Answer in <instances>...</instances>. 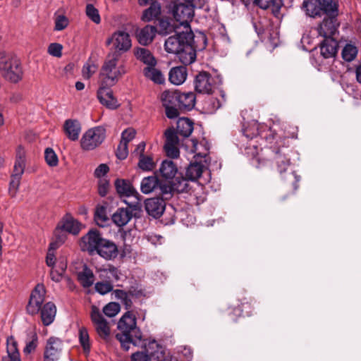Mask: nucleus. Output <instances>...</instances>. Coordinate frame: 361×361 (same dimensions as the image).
Segmentation results:
<instances>
[{"mask_svg":"<svg viewBox=\"0 0 361 361\" xmlns=\"http://www.w3.org/2000/svg\"><path fill=\"white\" fill-rule=\"evenodd\" d=\"M25 167V152L19 147L17 151L16 159L14 164L13 173L22 176Z\"/></svg>","mask_w":361,"mask_h":361,"instance_id":"38","label":"nucleus"},{"mask_svg":"<svg viewBox=\"0 0 361 361\" xmlns=\"http://www.w3.org/2000/svg\"><path fill=\"white\" fill-rule=\"evenodd\" d=\"M95 254L99 255L105 259H112L117 257L118 250L114 242L104 238Z\"/></svg>","mask_w":361,"mask_h":361,"instance_id":"18","label":"nucleus"},{"mask_svg":"<svg viewBox=\"0 0 361 361\" xmlns=\"http://www.w3.org/2000/svg\"><path fill=\"white\" fill-rule=\"evenodd\" d=\"M119 56L116 51L106 56L99 73L100 85H114L126 73L124 67L118 64Z\"/></svg>","mask_w":361,"mask_h":361,"instance_id":"4","label":"nucleus"},{"mask_svg":"<svg viewBox=\"0 0 361 361\" xmlns=\"http://www.w3.org/2000/svg\"><path fill=\"white\" fill-rule=\"evenodd\" d=\"M2 361H21L17 342L13 337L7 339V355L3 357Z\"/></svg>","mask_w":361,"mask_h":361,"instance_id":"29","label":"nucleus"},{"mask_svg":"<svg viewBox=\"0 0 361 361\" xmlns=\"http://www.w3.org/2000/svg\"><path fill=\"white\" fill-rule=\"evenodd\" d=\"M138 166L144 171H150L154 168V164L152 157L140 154L139 157Z\"/></svg>","mask_w":361,"mask_h":361,"instance_id":"50","label":"nucleus"},{"mask_svg":"<svg viewBox=\"0 0 361 361\" xmlns=\"http://www.w3.org/2000/svg\"><path fill=\"white\" fill-rule=\"evenodd\" d=\"M166 204L162 198L154 197L145 201V209L147 214L154 218L160 217L164 213Z\"/></svg>","mask_w":361,"mask_h":361,"instance_id":"17","label":"nucleus"},{"mask_svg":"<svg viewBox=\"0 0 361 361\" xmlns=\"http://www.w3.org/2000/svg\"><path fill=\"white\" fill-rule=\"evenodd\" d=\"M103 313L108 317H115L120 311V305L117 302H111L103 307Z\"/></svg>","mask_w":361,"mask_h":361,"instance_id":"49","label":"nucleus"},{"mask_svg":"<svg viewBox=\"0 0 361 361\" xmlns=\"http://www.w3.org/2000/svg\"><path fill=\"white\" fill-rule=\"evenodd\" d=\"M94 220L99 226H104V224L109 220L105 207H98L97 208L94 214Z\"/></svg>","mask_w":361,"mask_h":361,"instance_id":"47","label":"nucleus"},{"mask_svg":"<svg viewBox=\"0 0 361 361\" xmlns=\"http://www.w3.org/2000/svg\"><path fill=\"white\" fill-rule=\"evenodd\" d=\"M63 229L73 235H77L80 231L81 224L71 216H67L63 222Z\"/></svg>","mask_w":361,"mask_h":361,"instance_id":"40","label":"nucleus"},{"mask_svg":"<svg viewBox=\"0 0 361 361\" xmlns=\"http://www.w3.org/2000/svg\"><path fill=\"white\" fill-rule=\"evenodd\" d=\"M79 341L85 353H89L90 350V337L87 328L82 326L78 331Z\"/></svg>","mask_w":361,"mask_h":361,"instance_id":"43","label":"nucleus"},{"mask_svg":"<svg viewBox=\"0 0 361 361\" xmlns=\"http://www.w3.org/2000/svg\"><path fill=\"white\" fill-rule=\"evenodd\" d=\"M302 8L306 15L311 18L321 17L323 13L318 0H304Z\"/></svg>","mask_w":361,"mask_h":361,"instance_id":"27","label":"nucleus"},{"mask_svg":"<svg viewBox=\"0 0 361 361\" xmlns=\"http://www.w3.org/2000/svg\"><path fill=\"white\" fill-rule=\"evenodd\" d=\"M195 4L190 3H183L178 0L173 1L170 6V13L174 19L180 23V25L185 27H190V22L194 16V8Z\"/></svg>","mask_w":361,"mask_h":361,"instance_id":"5","label":"nucleus"},{"mask_svg":"<svg viewBox=\"0 0 361 361\" xmlns=\"http://www.w3.org/2000/svg\"><path fill=\"white\" fill-rule=\"evenodd\" d=\"M66 269V264L64 263H60L58 266V269H54V267L51 268L50 271L51 279L55 282H59L61 281L63 277V273Z\"/></svg>","mask_w":361,"mask_h":361,"instance_id":"48","label":"nucleus"},{"mask_svg":"<svg viewBox=\"0 0 361 361\" xmlns=\"http://www.w3.org/2000/svg\"><path fill=\"white\" fill-rule=\"evenodd\" d=\"M157 34V28L155 26L147 25L137 30L136 37L140 44L147 46L152 43Z\"/></svg>","mask_w":361,"mask_h":361,"instance_id":"20","label":"nucleus"},{"mask_svg":"<svg viewBox=\"0 0 361 361\" xmlns=\"http://www.w3.org/2000/svg\"><path fill=\"white\" fill-rule=\"evenodd\" d=\"M156 66H146L143 69L145 77L155 84L161 85L165 82V77L161 71L155 67Z\"/></svg>","mask_w":361,"mask_h":361,"instance_id":"25","label":"nucleus"},{"mask_svg":"<svg viewBox=\"0 0 361 361\" xmlns=\"http://www.w3.org/2000/svg\"><path fill=\"white\" fill-rule=\"evenodd\" d=\"M63 129L66 135L71 140L75 141L78 139L81 127L77 120H66L64 123Z\"/></svg>","mask_w":361,"mask_h":361,"instance_id":"24","label":"nucleus"},{"mask_svg":"<svg viewBox=\"0 0 361 361\" xmlns=\"http://www.w3.org/2000/svg\"><path fill=\"white\" fill-rule=\"evenodd\" d=\"M161 176L166 179H172L178 172V168L171 160H164L159 168Z\"/></svg>","mask_w":361,"mask_h":361,"instance_id":"30","label":"nucleus"},{"mask_svg":"<svg viewBox=\"0 0 361 361\" xmlns=\"http://www.w3.org/2000/svg\"><path fill=\"white\" fill-rule=\"evenodd\" d=\"M116 338L120 341L122 348L125 350H129L131 343L135 345L137 342L140 341L135 338L133 335L117 334Z\"/></svg>","mask_w":361,"mask_h":361,"instance_id":"42","label":"nucleus"},{"mask_svg":"<svg viewBox=\"0 0 361 361\" xmlns=\"http://www.w3.org/2000/svg\"><path fill=\"white\" fill-rule=\"evenodd\" d=\"M128 154V144L121 141L116 149V157L119 159H125Z\"/></svg>","mask_w":361,"mask_h":361,"instance_id":"60","label":"nucleus"},{"mask_svg":"<svg viewBox=\"0 0 361 361\" xmlns=\"http://www.w3.org/2000/svg\"><path fill=\"white\" fill-rule=\"evenodd\" d=\"M104 238L96 229H92L82 237L80 240L81 249L88 252L90 255H94Z\"/></svg>","mask_w":361,"mask_h":361,"instance_id":"11","label":"nucleus"},{"mask_svg":"<svg viewBox=\"0 0 361 361\" xmlns=\"http://www.w3.org/2000/svg\"><path fill=\"white\" fill-rule=\"evenodd\" d=\"M283 4L282 0H271L269 4L268 9H270L273 15L279 17L280 15V10Z\"/></svg>","mask_w":361,"mask_h":361,"instance_id":"57","label":"nucleus"},{"mask_svg":"<svg viewBox=\"0 0 361 361\" xmlns=\"http://www.w3.org/2000/svg\"><path fill=\"white\" fill-rule=\"evenodd\" d=\"M95 290L102 295H105L113 290V286L109 281L97 282L95 284Z\"/></svg>","mask_w":361,"mask_h":361,"instance_id":"55","label":"nucleus"},{"mask_svg":"<svg viewBox=\"0 0 361 361\" xmlns=\"http://www.w3.org/2000/svg\"><path fill=\"white\" fill-rule=\"evenodd\" d=\"M195 95L193 92H180L178 91L177 106L181 111L192 110L195 105Z\"/></svg>","mask_w":361,"mask_h":361,"instance_id":"22","label":"nucleus"},{"mask_svg":"<svg viewBox=\"0 0 361 361\" xmlns=\"http://www.w3.org/2000/svg\"><path fill=\"white\" fill-rule=\"evenodd\" d=\"M357 54V47L350 44H346L342 50V57L346 61H352Z\"/></svg>","mask_w":361,"mask_h":361,"instance_id":"46","label":"nucleus"},{"mask_svg":"<svg viewBox=\"0 0 361 361\" xmlns=\"http://www.w3.org/2000/svg\"><path fill=\"white\" fill-rule=\"evenodd\" d=\"M187 75V69L185 66H176L170 70L169 80L172 84L179 85L185 81Z\"/></svg>","mask_w":361,"mask_h":361,"instance_id":"23","label":"nucleus"},{"mask_svg":"<svg viewBox=\"0 0 361 361\" xmlns=\"http://www.w3.org/2000/svg\"><path fill=\"white\" fill-rule=\"evenodd\" d=\"M105 129L102 126L88 130L81 139V147L85 150H91L99 145L105 138Z\"/></svg>","mask_w":361,"mask_h":361,"instance_id":"6","label":"nucleus"},{"mask_svg":"<svg viewBox=\"0 0 361 361\" xmlns=\"http://www.w3.org/2000/svg\"><path fill=\"white\" fill-rule=\"evenodd\" d=\"M56 243H51L49 245V248L46 257V264L48 267L51 268H53L56 264L54 250L56 249Z\"/></svg>","mask_w":361,"mask_h":361,"instance_id":"51","label":"nucleus"},{"mask_svg":"<svg viewBox=\"0 0 361 361\" xmlns=\"http://www.w3.org/2000/svg\"><path fill=\"white\" fill-rule=\"evenodd\" d=\"M44 158L46 162L50 166H55L58 164V157L54 151L51 148L46 149Z\"/></svg>","mask_w":361,"mask_h":361,"instance_id":"53","label":"nucleus"},{"mask_svg":"<svg viewBox=\"0 0 361 361\" xmlns=\"http://www.w3.org/2000/svg\"><path fill=\"white\" fill-rule=\"evenodd\" d=\"M135 133L136 132L133 128H128L125 130L121 134V141H124L126 144H128L135 137Z\"/></svg>","mask_w":361,"mask_h":361,"instance_id":"62","label":"nucleus"},{"mask_svg":"<svg viewBox=\"0 0 361 361\" xmlns=\"http://www.w3.org/2000/svg\"><path fill=\"white\" fill-rule=\"evenodd\" d=\"M114 294L116 299L121 300L125 308L130 311L129 310L132 308L133 300L135 299L130 296L128 291L117 289L114 290Z\"/></svg>","mask_w":361,"mask_h":361,"instance_id":"37","label":"nucleus"},{"mask_svg":"<svg viewBox=\"0 0 361 361\" xmlns=\"http://www.w3.org/2000/svg\"><path fill=\"white\" fill-rule=\"evenodd\" d=\"M193 131V123L188 118H180L177 122V133L188 137Z\"/></svg>","mask_w":361,"mask_h":361,"instance_id":"32","label":"nucleus"},{"mask_svg":"<svg viewBox=\"0 0 361 361\" xmlns=\"http://www.w3.org/2000/svg\"><path fill=\"white\" fill-rule=\"evenodd\" d=\"M132 361H151L150 357L145 352H136L131 355Z\"/></svg>","mask_w":361,"mask_h":361,"instance_id":"63","label":"nucleus"},{"mask_svg":"<svg viewBox=\"0 0 361 361\" xmlns=\"http://www.w3.org/2000/svg\"><path fill=\"white\" fill-rule=\"evenodd\" d=\"M157 33L160 35H167L174 30V26L167 19H160L158 24Z\"/></svg>","mask_w":361,"mask_h":361,"instance_id":"45","label":"nucleus"},{"mask_svg":"<svg viewBox=\"0 0 361 361\" xmlns=\"http://www.w3.org/2000/svg\"><path fill=\"white\" fill-rule=\"evenodd\" d=\"M68 25V19L63 15L58 16L55 19L54 30L61 31L64 30Z\"/></svg>","mask_w":361,"mask_h":361,"instance_id":"56","label":"nucleus"},{"mask_svg":"<svg viewBox=\"0 0 361 361\" xmlns=\"http://www.w3.org/2000/svg\"><path fill=\"white\" fill-rule=\"evenodd\" d=\"M133 211L135 210L130 207L129 209L120 208L112 216V220L117 226H123L131 219Z\"/></svg>","mask_w":361,"mask_h":361,"instance_id":"26","label":"nucleus"},{"mask_svg":"<svg viewBox=\"0 0 361 361\" xmlns=\"http://www.w3.org/2000/svg\"><path fill=\"white\" fill-rule=\"evenodd\" d=\"M321 8L326 16L338 15V0H318Z\"/></svg>","mask_w":361,"mask_h":361,"instance_id":"35","label":"nucleus"},{"mask_svg":"<svg viewBox=\"0 0 361 361\" xmlns=\"http://www.w3.org/2000/svg\"><path fill=\"white\" fill-rule=\"evenodd\" d=\"M159 182L157 176H152L144 178L140 184L141 191L145 194L157 191Z\"/></svg>","mask_w":361,"mask_h":361,"instance_id":"33","label":"nucleus"},{"mask_svg":"<svg viewBox=\"0 0 361 361\" xmlns=\"http://www.w3.org/2000/svg\"><path fill=\"white\" fill-rule=\"evenodd\" d=\"M275 160L280 173L285 172L290 166V159L279 151L276 152Z\"/></svg>","mask_w":361,"mask_h":361,"instance_id":"44","label":"nucleus"},{"mask_svg":"<svg viewBox=\"0 0 361 361\" xmlns=\"http://www.w3.org/2000/svg\"><path fill=\"white\" fill-rule=\"evenodd\" d=\"M111 44L117 51H127L131 47V39L126 32L118 31L106 40L107 45Z\"/></svg>","mask_w":361,"mask_h":361,"instance_id":"13","label":"nucleus"},{"mask_svg":"<svg viewBox=\"0 0 361 361\" xmlns=\"http://www.w3.org/2000/svg\"><path fill=\"white\" fill-rule=\"evenodd\" d=\"M166 142L164 149L168 157L177 158L179 156V139L173 128H169L165 132Z\"/></svg>","mask_w":361,"mask_h":361,"instance_id":"15","label":"nucleus"},{"mask_svg":"<svg viewBox=\"0 0 361 361\" xmlns=\"http://www.w3.org/2000/svg\"><path fill=\"white\" fill-rule=\"evenodd\" d=\"M338 16H327L318 26V35L324 38L334 37L338 32L340 23L337 19Z\"/></svg>","mask_w":361,"mask_h":361,"instance_id":"12","label":"nucleus"},{"mask_svg":"<svg viewBox=\"0 0 361 361\" xmlns=\"http://www.w3.org/2000/svg\"><path fill=\"white\" fill-rule=\"evenodd\" d=\"M90 318L95 330L100 338L107 339L110 335V327L107 321L104 318L99 307L92 305Z\"/></svg>","mask_w":361,"mask_h":361,"instance_id":"9","label":"nucleus"},{"mask_svg":"<svg viewBox=\"0 0 361 361\" xmlns=\"http://www.w3.org/2000/svg\"><path fill=\"white\" fill-rule=\"evenodd\" d=\"M21 176L20 175L13 173L11 176V179L10 181V187H9V192L12 197H14L16 195V192L18 190Z\"/></svg>","mask_w":361,"mask_h":361,"instance_id":"52","label":"nucleus"},{"mask_svg":"<svg viewBox=\"0 0 361 361\" xmlns=\"http://www.w3.org/2000/svg\"><path fill=\"white\" fill-rule=\"evenodd\" d=\"M204 168V166L200 163H191L186 169L185 178L182 177L180 180L179 179L178 185L175 184L177 191H185L188 186V180H197L201 176Z\"/></svg>","mask_w":361,"mask_h":361,"instance_id":"10","label":"nucleus"},{"mask_svg":"<svg viewBox=\"0 0 361 361\" xmlns=\"http://www.w3.org/2000/svg\"><path fill=\"white\" fill-rule=\"evenodd\" d=\"M100 273L99 276L106 278L109 282L112 281H118L120 279V272L118 269L111 265L106 268H102L98 271Z\"/></svg>","mask_w":361,"mask_h":361,"instance_id":"39","label":"nucleus"},{"mask_svg":"<svg viewBox=\"0 0 361 361\" xmlns=\"http://www.w3.org/2000/svg\"><path fill=\"white\" fill-rule=\"evenodd\" d=\"M119 334L133 335L138 341L142 340V333L136 325V317L131 311L126 312L118 322Z\"/></svg>","mask_w":361,"mask_h":361,"instance_id":"7","label":"nucleus"},{"mask_svg":"<svg viewBox=\"0 0 361 361\" xmlns=\"http://www.w3.org/2000/svg\"><path fill=\"white\" fill-rule=\"evenodd\" d=\"M113 85H102L97 91V98L100 103L110 109H116L118 106L117 99L113 96L109 89Z\"/></svg>","mask_w":361,"mask_h":361,"instance_id":"16","label":"nucleus"},{"mask_svg":"<svg viewBox=\"0 0 361 361\" xmlns=\"http://www.w3.org/2000/svg\"><path fill=\"white\" fill-rule=\"evenodd\" d=\"M0 73L6 80L13 83L19 82L23 78L21 62L13 52L0 51Z\"/></svg>","mask_w":361,"mask_h":361,"instance_id":"3","label":"nucleus"},{"mask_svg":"<svg viewBox=\"0 0 361 361\" xmlns=\"http://www.w3.org/2000/svg\"><path fill=\"white\" fill-rule=\"evenodd\" d=\"M63 342L56 337H50L44 348V361H57L62 350Z\"/></svg>","mask_w":361,"mask_h":361,"instance_id":"14","label":"nucleus"},{"mask_svg":"<svg viewBox=\"0 0 361 361\" xmlns=\"http://www.w3.org/2000/svg\"><path fill=\"white\" fill-rule=\"evenodd\" d=\"M161 14V6L158 2L150 4V6L143 11L142 20L145 22H149L157 18Z\"/></svg>","mask_w":361,"mask_h":361,"instance_id":"34","label":"nucleus"},{"mask_svg":"<svg viewBox=\"0 0 361 361\" xmlns=\"http://www.w3.org/2000/svg\"><path fill=\"white\" fill-rule=\"evenodd\" d=\"M176 182L177 183H173V185H171L168 183H163V182H159V184H158V187H157V191L159 192V195H161L162 196V199H169L171 196H172V191L173 189L176 190V187L175 186V184H176V185H178V180H179V178H176Z\"/></svg>","mask_w":361,"mask_h":361,"instance_id":"41","label":"nucleus"},{"mask_svg":"<svg viewBox=\"0 0 361 361\" xmlns=\"http://www.w3.org/2000/svg\"><path fill=\"white\" fill-rule=\"evenodd\" d=\"M37 345V336L35 334H33L32 336V340L26 343L25 348L23 349V352L25 354H29L31 352L34 351Z\"/></svg>","mask_w":361,"mask_h":361,"instance_id":"61","label":"nucleus"},{"mask_svg":"<svg viewBox=\"0 0 361 361\" xmlns=\"http://www.w3.org/2000/svg\"><path fill=\"white\" fill-rule=\"evenodd\" d=\"M46 293L45 287L42 283H38L32 290L27 311L30 314H36L41 310V319L42 323L45 326L51 324L55 318L56 308L54 303L49 302L46 303L43 307L42 305L44 301V295Z\"/></svg>","mask_w":361,"mask_h":361,"instance_id":"2","label":"nucleus"},{"mask_svg":"<svg viewBox=\"0 0 361 361\" xmlns=\"http://www.w3.org/2000/svg\"><path fill=\"white\" fill-rule=\"evenodd\" d=\"M116 191L121 196L127 198L133 197V200L129 202L127 200H123V202L129 206L130 208L137 210L139 209V199L137 198V192L132 186L129 181L125 180H116L115 182Z\"/></svg>","mask_w":361,"mask_h":361,"instance_id":"8","label":"nucleus"},{"mask_svg":"<svg viewBox=\"0 0 361 361\" xmlns=\"http://www.w3.org/2000/svg\"><path fill=\"white\" fill-rule=\"evenodd\" d=\"M86 14L94 23L97 24L100 23L99 11L92 4L87 5Z\"/></svg>","mask_w":361,"mask_h":361,"instance_id":"54","label":"nucleus"},{"mask_svg":"<svg viewBox=\"0 0 361 361\" xmlns=\"http://www.w3.org/2000/svg\"><path fill=\"white\" fill-rule=\"evenodd\" d=\"M338 42L334 37L324 38L320 42V53L325 58L334 57L338 51Z\"/></svg>","mask_w":361,"mask_h":361,"instance_id":"21","label":"nucleus"},{"mask_svg":"<svg viewBox=\"0 0 361 361\" xmlns=\"http://www.w3.org/2000/svg\"><path fill=\"white\" fill-rule=\"evenodd\" d=\"M78 279L84 288H89L94 283L95 278L92 271L84 265L82 270L78 274Z\"/></svg>","mask_w":361,"mask_h":361,"instance_id":"31","label":"nucleus"},{"mask_svg":"<svg viewBox=\"0 0 361 361\" xmlns=\"http://www.w3.org/2000/svg\"><path fill=\"white\" fill-rule=\"evenodd\" d=\"M135 55L139 61L146 64L147 66H156L157 60L152 52L143 47H138L135 50Z\"/></svg>","mask_w":361,"mask_h":361,"instance_id":"28","label":"nucleus"},{"mask_svg":"<svg viewBox=\"0 0 361 361\" xmlns=\"http://www.w3.org/2000/svg\"><path fill=\"white\" fill-rule=\"evenodd\" d=\"M183 29L165 40L164 49L167 53L177 55L179 61L187 66L195 61L197 46L190 27Z\"/></svg>","mask_w":361,"mask_h":361,"instance_id":"1","label":"nucleus"},{"mask_svg":"<svg viewBox=\"0 0 361 361\" xmlns=\"http://www.w3.org/2000/svg\"><path fill=\"white\" fill-rule=\"evenodd\" d=\"M97 67L93 63H85L82 70V77L85 79H89L96 72Z\"/></svg>","mask_w":361,"mask_h":361,"instance_id":"59","label":"nucleus"},{"mask_svg":"<svg viewBox=\"0 0 361 361\" xmlns=\"http://www.w3.org/2000/svg\"><path fill=\"white\" fill-rule=\"evenodd\" d=\"M109 185V182L106 179L99 180L98 192L102 197H104L107 194Z\"/></svg>","mask_w":361,"mask_h":361,"instance_id":"64","label":"nucleus"},{"mask_svg":"<svg viewBox=\"0 0 361 361\" xmlns=\"http://www.w3.org/2000/svg\"><path fill=\"white\" fill-rule=\"evenodd\" d=\"M212 78L206 72L200 73L195 80V88L199 93L209 94L212 90Z\"/></svg>","mask_w":361,"mask_h":361,"instance_id":"19","label":"nucleus"},{"mask_svg":"<svg viewBox=\"0 0 361 361\" xmlns=\"http://www.w3.org/2000/svg\"><path fill=\"white\" fill-rule=\"evenodd\" d=\"M63 46L59 43H51L49 45L48 53L55 57H61L62 55Z\"/></svg>","mask_w":361,"mask_h":361,"instance_id":"58","label":"nucleus"},{"mask_svg":"<svg viewBox=\"0 0 361 361\" xmlns=\"http://www.w3.org/2000/svg\"><path fill=\"white\" fill-rule=\"evenodd\" d=\"M178 90H166L161 95L164 106H176L178 104Z\"/></svg>","mask_w":361,"mask_h":361,"instance_id":"36","label":"nucleus"}]
</instances>
